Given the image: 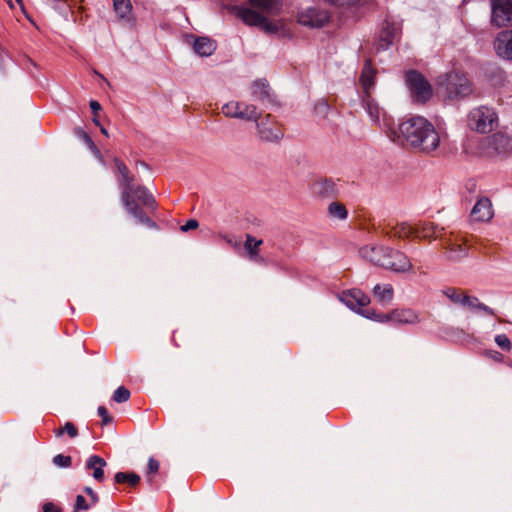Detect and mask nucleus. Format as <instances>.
Returning <instances> with one entry per match:
<instances>
[{
	"label": "nucleus",
	"mask_w": 512,
	"mask_h": 512,
	"mask_svg": "<svg viewBox=\"0 0 512 512\" xmlns=\"http://www.w3.org/2000/svg\"><path fill=\"white\" fill-rule=\"evenodd\" d=\"M56 437H61L64 433H67L70 438L78 436V429L72 422H66L63 427H60L54 431Z\"/></svg>",
	"instance_id": "37"
},
{
	"label": "nucleus",
	"mask_w": 512,
	"mask_h": 512,
	"mask_svg": "<svg viewBox=\"0 0 512 512\" xmlns=\"http://www.w3.org/2000/svg\"><path fill=\"white\" fill-rule=\"evenodd\" d=\"M112 398L117 403H124L129 400L130 391L126 387L120 386L114 391Z\"/></svg>",
	"instance_id": "38"
},
{
	"label": "nucleus",
	"mask_w": 512,
	"mask_h": 512,
	"mask_svg": "<svg viewBox=\"0 0 512 512\" xmlns=\"http://www.w3.org/2000/svg\"><path fill=\"white\" fill-rule=\"evenodd\" d=\"M239 119L255 121L257 123L259 121V113L256 106L243 103Z\"/></svg>",
	"instance_id": "34"
},
{
	"label": "nucleus",
	"mask_w": 512,
	"mask_h": 512,
	"mask_svg": "<svg viewBox=\"0 0 512 512\" xmlns=\"http://www.w3.org/2000/svg\"><path fill=\"white\" fill-rule=\"evenodd\" d=\"M263 241L256 239L251 234L245 235L244 249L249 259H256L258 257L259 248Z\"/></svg>",
	"instance_id": "25"
},
{
	"label": "nucleus",
	"mask_w": 512,
	"mask_h": 512,
	"mask_svg": "<svg viewBox=\"0 0 512 512\" xmlns=\"http://www.w3.org/2000/svg\"><path fill=\"white\" fill-rule=\"evenodd\" d=\"M419 322V314L410 308H397L392 310V323L394 324L407 325Z\"/></svg>",
	"instance_id": "16"
},
{
	"label": "nucleus",
	"mask_w": 512,
	"mask_h": 512,
	"mask_svg": "<svg viewBox=\"0 0 512 512\" xmlns=\"http://www.w3.org/2000/svg\"><path fill=\"white\" fill-rule=\"evenodd\" d=\"M77 135L79 136V138H81L84 141V143L91 150V152L94 154V156L99 160V162L104 163L102 154H101L100 150L97 148V146L95 145L92 138L82 129L77 130Z\"/></svg>",
	"instance_id": "32"
},
{
	"label": "nucleus",
	"mask_w": 512,
	"mask_h": 512,
	"mask_svg": "<svg viewBox=\"0 0 512 512\" xmlns=\"http://www.w3.org/2000/svg\"><path fill=\"white\" fill-rule=\"evenodd\" d=\"M359 253L362 258L372 264L396 273H406L412 270L410 259L399 250L374 244L362 247Z\"/></svg>",
	"instance_id": "3"
},
{
	"label": "nucleus",
	"mask_w": 512,
	"mask_h": 512,
	"mask_svg": "<svg viewBox=\"0 0 512 512\" xmlns=\"http://www.w3.org/2000/svg\"><path fill=\"white\" fill-rule=\"evenodd\" d=\"M467 123L471 130L489 133L497 124V115L492 108L479 106L469 112Z\"/></svg>",
	"instance_id": "4"
},
{
	"label": "nucleus",
	"mask_w": 512,
	"mask_h": 512,
	"mask_svg": "<svg viewBox=\"0 0 512 512\" xmlns=\"http://www.w3.org/2000/svg\"><path fill=\"white\" fill-rule=\"evenodd\" d=\"M501 357H502V355L500 353L496 352L495 358L500 359Z\"/></svg>",
	"instance_id": "53"
},
{
	"label": "nucleus",
	"mask_w": 512,
	"mask_h": 512,
	"mask_svg": "<svg viewBox=\"0 0 512 512\" xmlns=\"http://www.w3.org/2000/svg\"><path fill=\"white\" fill-rule=\"evenodd\" d=\"M81 1L82 0H48L52 7L65 17L68 15V12Z\"/></svg>",
	"instance_id": "28"
},
{
	"label": "nucleus",
	"mask_w": 512,
	"mask_h": 512,
	"mask_svg": "<svg viewBox=\"0 0 512 512\" xmlns=\"http://www.w3.org/2000/svg\"><path fill=\"white\" fill-rule=\"evenodd\" d=\"M114 11L119 19L130 21L132 4L130 0H113Z\"/></svg>",
	"instance_id": "26"
},
{
	"label": "nucleus",
	"mask_w": 512,
	"mask_h": 512,
	"mask_svg": "<svg viewBox=\"0 0 512 512\" xmlns=\"http://www.w3.org/2000/svg\"><path fill=\"white\" fill-rule=\"evenodd\" d=\"M501 357H502V355L500 353L496 352L495 358L500 359Z\"/></svg>",
	"instance_id": "54"
},
{
	"label": "nucleus",
	"mask_w": 512,
	"mask_h": 512,
	"mask_svg": "<svg viewBox=\"0 0 512 512\" xmlns=\"http://www.w3.org/2000/svg\"><path fill=\"white\" fill-rule=\"evenodd\" d=\"M311 193L320 199H332L338 194V189L332 179L321 178L311 185Z\"/></svg>",
	"instance_id": "12"
},
{
	"label": "nucleus",
	"mask_w": 512,
	"mask_h": 512,
	"mask_svg": "<svg viewBox=\"0 0 512 512\" xmlns=\"http://www.w3.org/2000/svg\"><path fill=\"white\" fill-rule=\"evenodd\" d=\"M19 4H22V0H16Z\"/></svg>",
	"instance_id": "57"
},
{
	"label": "nucleus",
	"mask_w": 512,
	"mask_h": 512,
	"mask_svg": "<svg viewBox=\"0 0 512 512\" xmlns=\"http://www.w3.org/2000/svg\"><path fill=\"white\" fill-rule=\"evenodd\" d=\"M388 137L395 143L407 144L417 152L432 154L440 145V135L434 125L422 116L402 121L397 128H389Z\"/></svg>",
	"instance_id": "1"
},
{
	"label": "nucleus",
	"mask_w": 512,
	"mask_h": 512,
	"mask_svg": "<svg viewBox=\"0 0 512 512\" xmlns=\"http://www.w3.org/2000/svg\"><path fill=\"white\" fill-rule=\"evenodd\" d=\"M491 22L497 27L512 24V0H490Z\"/></svg>",
	"instance_id": "8"
},
{
	"label": "nucleus",
	"mask_w": 512,
	"mask_h": 512,
	"mask_svg": "<svg viewBox=\"0 0 512 512\" xmlns=\"http://www.w3.org/2000/svg\"><path fill=\"white\" fill-rule=\"evenodd\" d=\"M362 106L369 115L371 121L381 127L388 136V133L390 132L389 128L394 127L391 125V122L387 118L384 110L378 105L375 99L371 97V94L362 95Z\"/></svg>",
	"instance_id": "7"
},
{
	"label": "nucleus",
	"mask_w": 512,
	"mask_h": 512,
	"mask_svg": "<svg viewBox=\"0 0 512 512\" xmlns=\"http://www.w3.org/2000/svg\"><path fill=\"white\" fill-rule=\"evenodd\" d=\"M107 465L106 461L98 456L91 455L86 461V469L93 470V478L97 481L102 482L104 480V470L103 468Z\"/></svg>",
	"instance_id": "19"
},
{
	"label": "nucleus",
	"mask_w": 512,
	"mask_h": 512,
	"mask_svg": "<svg viewBox=\"0 0 512 512\" xmlns=\"http://www.w3.org/2000/svg\"><path fill=\"white\" fill-rule=\"evenodd\" d=\"M511 367H512V365H511Z\"/></svg>",
	"instance_id": "58"
},
{
	"label": "nucleus",
	"mask_w": 512,
	"mask_h": 512,
	"mask_svg": "<svg viewBox=\"0 0 512 512\" xmlns=\"http://www.w3.org/2000/svg\"><path fill=\"white\" fill-rule=\"evenodd\" d=\"M375 72L371 67L370 61H366L361 75H360V83L363 87V94H370V89L374 85Z\"/></svg>",
	"instance_id": "21"
},
{
	"label": "nucleus",
	"mask_w": 512,
	"mask_h": 512,
	"mask_svg": "<svg viewBox=\"0 0 512 512\" xmlns=\"http://www.w3.org/2000/svg\"><path fill=\"white\" fill-rule=\"evenodd\" d=\"M466 255V250L460 245L455 246V248H451L448 252V258L451 260H457Z\"/></svg>",
	"instance_id": "42"
},
{
	"label": "nucleus",
	"mask_w": 512,
	"mask_h": 512,
	"mask_svg": "<svg viewBox=\"0 0 512 512\" xmlns=\"http://www.w3.org/2000/svg\"><path fill=\"white\" fill-rule=\"evenodd\" d=\"M361 314L365 315L367 318H371L380 323H388L392 322V311L389 313H376L375 311H361Z\"/></svg>",
	"instance_id": "36"
},
{
	"label": "nucleus",
	"mask_w": 512,
	"mask_h": 512,
	"mask_svg": "<svg viewBox=\"0 0 512 512\" xmlns=\"http://www.w3.org/2000/svg\"><path fill=\"white\" fill-rule=\"evenodd\" d=\"M445 89L449 99L464 98L472 92L470 81L464 75L458 73L446 74L444 80L439 82Z\"/></svg>",
	"instance_id": "5"
},
{
	"label": "nucleus",
	"mask_w": 512,
	"mask_h": 512,
	"mask_svg": "<svg viewBox=\"0 0 512 512\" xmlns=\"http://www.w3.org/2000/svg\"><path fill=\"white\" fill-rule=\"evenodd\" d=\"M417 231L416 237L423 239H430L432 237H437L439 230L433 223L429 222H419L416 224Z\"/></svg>",
	"instance_id": "27"
},
{
	"label": "nucleus",
	"mask_w": 512,
	"mask_h": 512,
	"mask_svg": "<svg viewBox=\"0 0 512 512\" xmlns=\"http://www.w3.org/2000/svg\"><path fill=\"white\" fill-rule=\"evenodd\" d=\"M129 192V195L132 196L133 199L136 198L144 207L152 210L156 208V201L146 187H135L132 184L131 190H129Z\"/></svg>",
	"instance_id": "18"
},
{
	"label": "nucleus",
	"mask_w": 512,
	"mask_h": 512,
	"mask_svg": "<svg viewBox=\"0 0 512 512\" xmlns=\"http://www.w3.org/2000/svg\"><path fill=\"white\" fill-rule=\"evenodd\" d=\"M495 342L503 350L509 351L511 349V341L506 334L496 335Z\"/></svg>",
	"instance_id": "41"
},
{
	"label": "nucleus",
	"mask_w": 512,
	"mask_h": 512,
	"mask_svg": "<svg viewBox=\"0 0 512 512\" xmlns=\"http://www.w3.org/2000/svg\"><path fill=\"white\" fill-rule=\"evenodd\" d=\"M53 464L55 466L61 467V468H67L71 466L72 459L70 456H66L63 454H57L53 457L52 460Z\"/></svg>",
	"instance_id": "39"
},
{
	"label": "nucleus",
	"mask_w": 512,
	"mask_h": 512,
	"mask_svg": "<svg viewBox=\"0 0 512 512\" xmlns=\"http://www.w3.org/2000/svg\"><path fill=\"white\" fill-rule=\"evenodd\" d=\"M340 301L350 309L360 311L370 303V298L359 289H351L341 294Z\"/></svg>",
	"instance_id": "11"
},
{
	"label": "nucleus",
	"mask_w": 512,
	"mask_h": 512,
	"mask_svg": "<svg viewBox=\"0 0 512 512\" xmlns=\"http://www.w3.org/2000/svg\"><path fill=\"white\" fill-rule=\"evenodd\" d=\"M140 164H141L142 166H145V167L147 166V165L145 164V162H140Z\"/></svg>",
	"instance_id": "56"
},
{
	"label": "nucleus",
	"mask_w": 512,
	"mask_h": 512,
	"mask_svg": "<svg viewBox=\"0 0 512 512\" xmlns=\"http://www.w3.org/2000/svg\"><path fill=\"white\" fill-rule=\"evenodd\" d=\"M493 217V209L491 201L486 198H480L471 211V218L474 221L485 222Z\"/></svg>",
	"instance_id": "14"
},
{
	"label": "nucleus",
	"mask_w": 512,
	"mask_h": 512,
	"mask_svg": "<svg viewBox=\"0 0 512 512\" xmlns=\"http://www.w3.org/2000/svg\"><path fill=\"white\" fill-rule=\"evenodd\" d=\"M98 415L102 418V425L105 426L112 421L111 416L108 413V410L104 406H99L97 409Z\"/></svg>",
	"instance_id": "44"
},
{
	"label": "nucleus",
	"mask_w": 512,
	"mask_h": 512,
	"mask_svg": "<svg viewBox=\"0 0 512 512\" xmlns=\"http://www.w3.org/2000/svg\"><path fill=\"white\" fill-rule=\"evenodd\" d=\"M417 227L416 224L412 225L408 222L397 223L391 231L386 232V235L390 237H397L399 239H406L410 236L416 237Z\"/></svg>",
	"instance_id": "20"
},
{
	"label": "nucleus",
	"mask_w": 512,
	"mask_h": 512,
	"mask_svg": "<svg viewBox=\"0 0 512 512\" xmlns=\"http://www.w3.org/2000/svg\"><path fill=\"white\" fill-rule=\"evenodd\" d=\"M194 51L200 56H210L216 49L214 41L207 37H198L194 42Z\"/></svg>",
	"instance_id": "23"
},
{
	"label": "nucleus",
	"mask_w": 512,
	"mask_h": 512,
	"mask_svg": "<svg viewBox=\"0 0 512 512\" xmlns=\"http://www.w3.org/2000/svg\"><path fill=\"white\" fill-rule=\"evenodd\" d=\"M121 200H122V203H123L125 209L127 210V212L131 216H133L137 220L138 223L144 224V225H146L149 228H155L156 227L155 222L152 221L144 213V211L141 209L139 204H137L135 202V199H133L132 196H130L128 194V192H122L121 193Z\"/></svg>",
	"instance_id": "10"
},
{
	"label": "nucleus",
	"mask_w": 512,
	"mask_h": 512,
	"mask_svg": "<svg viewBox=\"0 0 512 512\" xmlns=\"http://www.w3.org/2000/svg\"><path fill=\"white\" fill-rule=\"evenodd\" d=\"M406 83L412 96L418 102H426L432 96V88L429 82L418 71L411 70L406 74Z\"/></svg>",
	"instance_id": "6"
},
{
	"label": "nucleus",
	"mask_w": 512,
	"mask_h": 512,
	"mask_svg": "<svg viewBox=\"0 0 512 512\" xmlns=\"http://www.w3.org/2000/svg\"><path fill=\"white\" fill-rule=\"evenodd\" d=\"M494 48L499 57L512 60V30L499 32L494 41Z\"/></svg>",
	"instance_id": "13"
},
{
	"label": "nucleus",
	"mask_w": 512,
	"mask_h": 512,
	"mask_svg": "<svg viewBox=\"0 0 512 512\" xmlns=\"http://www.w3.org/2000/svg\"><path fill=\"white\" fill-rule=\"evenodd\" d=\"M375 298L382 304H388L392 301L394 290L391 284H377L373 288Z\"/></svg>",
	"instance_id": "22"
},
{
	"label": "nucleus",
	"mask_w": 512,
	"mask_h": 512,
	"mask_svg": "<svg viewBox=\"0 0 512 512\" xmlns=\"http://www.w3.org/2000/svg\"><path fill=\"white\" fill-rule=\"evenodd\" d=\"M114 480L117 484H128L131 487H135L140 482V476L135 472H117Z\"/></svg>",
	"instance_id": "29"
},
{
	"label": "nucleus",
	"mask_w": 512,
	"mask_h": 512,
	"mask_svg": "<svg viewBox=\"0 0 512 512\" xmlns=\"http://www.w3.org/2000/svg\"><path fill=\"white\" fill-rule=\"evenodd\" d=\"M199 223L197 220L195 219H190L186 222L185 225L181 226V231L182 232H187L189 230H192V229H196L198 227Z\"/></svg>",
	"instance_id": "45"
},
{
	"label": "nucleus",
	"mask_w": 512,
	"mask_h": 512,
	"mask_svg": "<svg viewBox=\"0 0 512 512\" xmlns=\"http://www.w3.org/2000/svg\"><path fill=\"white\" fill-rule=\"evenodd\" d=\"M326 21V16L315 8H308L298 14V22L308 27H321Z\"/></svg>",
	"instance_id": "15"
},
{
	"label": "nucleus",
	"mask_w": 512,
	"mask_h": 512,
	"mask_svg": "<svg viewBox=\"0 0 512 512\" xmlns=\"http://www.w3.org/2000/svg\"><path fill=\"white\" fill-rule=\"evenodd\" d=\"M43 512H61V509L54 503L48 502L43 505Z\"/></svg>",
	"instance_id": "48"
},
{
	"label": "nucleus",
	"mask_w": 512,
	"mask_h": 512,
	"mask_svg": "<svg viewBox=\"0 0 512 512\" xmlns=\"http://www.w3.org/2000/svg\"><path fill=\"white\" fill-rule=\"evenodd\" d=\"M256 127L260 138L267 142H277L284 135L281 126L269 114L259 120Z\"/></svg>",
	"instance_id": "9"
},
{
	"label": "nucleus",
	"mask_w": 512,
	"mask_h": 512,
	"mask_svg": "<svg viewBox=\"0 0 512 512\" xmlns=\"http://www.w3.org/2000/svg\"><path fill=\"white\" fill-rule=\"evenodd\" d=\"M252 8L244 5H233L230 11L248 26L259 27L267 33L276 34L280 30V23L270 21L263 14L276 15L281 10L278 0H248Z\"/></svg>",
	"instance_id": "2"
},
{
	"label": "nucleus",
	"mask_w": 512,
	"mask_h": 512,
	"mask_svg": "<svg viewBox=\"0 0 512 512\" xmlns=\"http://www.w3.org/2000/svg\"><path fill=\"white\" fill-rule=\"evenodd\" d=\"M90 506L91 505L86 502V499L82 495L76 496L74 512H78L79 510H88Z\"/></svg>",
	"instance_id": "43"
},
{
	"label": "nucleus",
	"mask_w": 512,
	"mask_h": 512,
	"mask_svg": "<svg viewBox=\"0 0 512 512\" xmlns=\"http://www.w3.org/2000/svg\"><path fill=\"white\" fill-rule=\"evenodd\" d=\"M498 138L503 139V136H499V135L494 136V139H495V140H496V139H498Z\"/></svg>",
	"instance_id": "55"
},
{
	"label": "nucleus",
	"mask_w": 512,
	"mask_h": 512,
	"mask_svg": "<svg viewBox=\"0 0 512 512\" xmlns=\"http://www.w3.org/2000/svg\"><path fill=\"white\" fill-rule=\"evenodd\" d=\"M464 307H468L471 310H481L489 315H494V310L489 306L481 303L477 297L466 295Z\"/></svg>",
	"instance_id": "31"
},
{
	"label": "nucleus",
	"mask_w": 512,
	"mask_h": 512,
	"mask_svg": "<svg viewBox=\"0 0 512 512\" xmlns=\"http://www.w3.org/2000/svg\"><path fill=\"white\" fill-rule=\"evenodd\" d=\"M328 215L331 218L345 220L348 216V211L342 203L332 202L328 206Z\"/></svg>",
	"instance_id": "33"
},
{
	"label": "nucleus",
	"mask_w": 512,
	"mask_h": 512,
	"mask_svg": "<svg viewBox=\"0 0 512 512\" xmlns=\"http://www.w3.org/2000/svg\"><path fill=\"white\" fill-rule=\"evenodd\" d=\"M315 110L318 114H326L329 110V105L325 101H320L315 105Z\"/></svg>",
	"instance_id": "46"
},
{
	"label": "nucleus",
	"mask_w": 512,
	"mask_h": 512,
	"mask_svg": "<svg viewBox=\"0 0 512 512\" xmlns=\"http://www.w3.org/2000/svg\"><path fill=\"white\" fill-rule=\"evenodd\" d=\"M84 492L87 495H89L92 505L96 504L99 501V497H98L97 493H95L91 487H85Z\"/></svg>",
	"instance_id": "47"
},
{
	"label": "nucleus",
	"mask_w": 512,
	"mask_h": 512,
	"mask_svg": "<svg viewBox=\"0 0 512 512\" xmlns=\"http://www.w3.org/2000/svg\"><path fill=\"white\" fill-rule=\"evenodd\" d=\"M89 105L95 115L101 110V105L96 100H91Z\"/></svg>",
	"instance_id": "49"
},
{
	"label": "nucleus",
	"mask_w": 512,
	"mask_h": 512,
	"mask_svg": "<svg viewBox=\"0 0 512 512\" xmlns=\"http://www.w3.org/2000/svg\"><path fill=\"white\" fill-rule=\"evenodd\" d=\"M116 172L120 175V185L123 187L122 192H128L131 190L132 184L134 182V175L131 174L126 164L117 157L113 159Z\"/></svg>",
	"instance_id": "17"
},
{
	"label": "nucleus",
	"mask_w": 512,
	"mask_h": 512,
	"mask_svg": "<svg viewBox=\"0 0 512 512\" xmlns=\"http://www.w3.org/2000/svg\"><path fill=\"white\" fill-rule=\"evenodd\" d=\"M442 293L454 304H459L464 306V302L466 299V293L461 289L447 287L442 290Z\"/></svg>",
	"instance_id": "30"
},
{
	"label": "nucleus",
	"mask_w": 512,
	"mask_h": 512,
	"mask_svg": "<svg viewBox=\"0 0 512 512\" xmlns=\"http://www.w3.org/2000/svg\"><path fill=\"white\" fill-rule=\"evenodd\" d=\"M92 121H93V123H94L96 126H98V127H100V126H101L100 121H99V119L97 118V116H96V115L93 117Z\"/></svg>",
	"instance_id": "51"
},
{
	"label": "nucleus",
	"mask_w": 512,
	"mask_h": 512,
	"mask_svg": "<svg viewBox=\"0 0 512 512\" xmlns=\"http://www.w3.org/2000/svg\"><path fill=\"white\" fill-rule=\"evenodd\" d=\"M252 95L255 100L261 102H270V87L265 81H256L252 85Z\"/></svg>",
	"instance_id": "24"
},
{
	"label": "nucleus",
	"mask_w": 512,
	"mask_h": 512,
	"mask_svg": "<svg viewBox=\"0 0 512 512\" xmlns=\"http://www.w3.org/2000/svg\"><path fill=\"white\" fill-rule=\"evenodd\" d=\"M242 107V102L231 101L222 107V112L227 117L239 119Z\"/></svg>",
	"instance_id": "35"
},
{
	"label": "nucleus",
	"mask_w": 512,
	"mask_h": 512,
	"mask_svg": "<svg viewBox=\"0 0 512 512\" xmlns=\"http://www.w3.org/2000/svg\"><path fill=\"white\" fill-rule=\"evenodd\" d=\"M251 261L257 262L259 264H266V260L258 254L256 259H250Z\"/></svg>",
	"instance_id": "50"
},
{
	"label": "nucleus",
	"mask_w": 512,
	"mask_h": 512,
	"mask_svg": "<svg viewBox=\"0 0 512 512\" xmlns=\"http://www.w3.org/2000/svg\"><path fill=\"white\" fill-rule=\"evenodd\" d=\"M99 128H100V131H101V133L103 135H105L107 137L109 136L108 131L103 126H100Z\"/></svg>",
	"instance_id": "52"
},
{
	"label": "nucleus",
	"mask_w": 512,
	"mask_h": 512,
	"mask_svg": "<svg viewBox=\"0 0 512 512\" xmlns=\"http://www.w3.org/2000/svg\"><path fill=\"white\" fill-rule=\"evenodd\" d=\"M159 470V462L155 460L153 457H150L148 460V467H147V481H152L153 474H156Z\"/></svg>",
	"instance_id": "40"
}]
</instances>
